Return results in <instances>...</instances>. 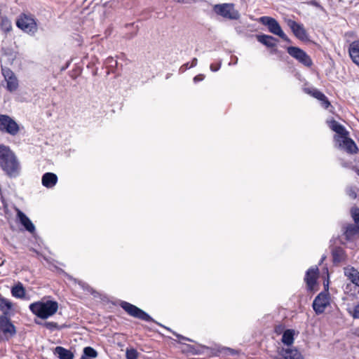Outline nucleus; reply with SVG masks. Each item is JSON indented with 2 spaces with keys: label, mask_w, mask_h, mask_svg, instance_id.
I'll return each mask as SVG.
<instances>
[{
  "label": "nucleus",
  "mask_w": 359,
  "mask_h": 359,
  "mask_svg": "<svg viewBox=\"0 0 359 359\" xmlns=\"http://www.w3.org/2000/svg\"><path fill=\"white\" fill-rule=\"evenodd\" d=\"M0 167L9 177L15 178L20 175V163L15 154L5 144H0Z\"/></svg>",
  "instance_id": "1"
},
{
  "label": "nucleus",
  "mask_w": 359,
  "mask_h": 359,
  "mask_svg": "<svg viewBox=\"0 0 359 359\" xmlns=\"http://www.w3.org/2000/svg\"><path fill=\"white\" fill-rule=\"evenodd\" d=\"M329 128L336 133L334 140L338 144L339 148L344 149L351 154H357L358 148L355 142L348 137L349 133L346 128L334 119L327 121Z\"/></svg>",
  "instance_id": "2"
},
{
  "label": "nucleus",
  "mask_w": 359,
  "mask_h": 359,
  "mask_svg": "<svg viewBox=\"0 0 359 359\" xmlns=\"http://www.w3.org/2000/svg\"><path fill=\"white\" fill-rule=\"evenodd\" d=\"M31 312L41 319H47L53 316L58 310V303L56 301H38L29 306Z\"/></svg>",
  "instance_id": "3"
},
{
  "label": "nucleus",
  "mask_w": 359,
  "mask_h": 359,
  "mask_svg": "<svg viewBox=\"0 0 359 359\" xmlns=\"http://www.w3.org/2000/svg\"><path fill=\"white\" fill-rule=\"evenodd\" d=\"M259 22L266 26L270 33L279 36L287 43H291V40L284 33L279 22L275 18L269 16H262L259 18Z\"/></svg>",
  "instance_id": "4"
},
{
  "label": "nucleus",
  "mask_w": 359,
  "mask_h": 359,
  "mask_svg": "<svg viewBox=\"0 0 359 359\" xmlns=\"http://www.w3.org/2000/svg\"><path fill=\"white\" fill-rule=\"evenodd\" d=\"M16 25L24 32L32 36H34L38 30L35 18L32 15L25 13L19 15L16 21Z\"/></svg>",
  "instance_id": "5"
},
{
  "label": "nucleus",
  "mask_w": 359,
  "mask_h": 359,
  "mask_svg": "<svg viewBox=\"0 0 359 359\" xmlns=\"http://www.w3.org/2000/svg\"><path fill=\"white\" fill-rule=\"evenodd\" d=\"M120 306L130 316L146 321V322H152L154 321L153 318L144 311L138 308L137 306L122 301L120 303Z\"/></svg>",
  "instance_id": "6"
},
{
  "label": "nucleus",
  "mask_w": 359,
  "mask_h": 359,
  "mask_svg": "<svg viewBox=\"0 0 359 359\" xmlns=\"http://www.w3.org/2000/svg\"><path fill=\"white\" fill-rule=\"evenodd\" d=\"M0 131L4 133L15 136L20 131L18 123L6 114H0Z\"/></svg>",
  "instance_id": "7"
},
{
  "label": "nucleus",
  "mask_w": 359,
  "mask_h": 359,
  "mask_svg": "<svg viewBox=\"0 0 359 359\" xmlns=\"http://www.w3.org/2000/svg\"><path fill=\"white\" fill-rule=\"evenodd\" d=\"M287 53L299 63L305 67H310L313 65L311 57L302 48L297 46H288Z\"/></svg>",
  "instance_id": "8"
},
{
  "label": "nucleus",
  "mask_w": 359,
  "mask_h": 359,
  "mask_svg": "<svg viewBox=\"0 0 359 359\" xmlns=\"http://www.w3.org/2000/svg\"><path fill=\"white\" fill-rule=\"evenodd\" d=\"M214 11L229 20H238L240 18L239 12L235 9L233 4H217L214 6Z\"/></svg>",
  "instance_id": "9"
},
{
  "label": "nucleus",
  "mask_w": 359,
  "mask_h": 359,
  "mask_svg": "<svg viewBox=\"0 0 359 359\" xmlns=\"http://www.w3.org/2000/svg\"><path fill=\"white\" fill-rule=\"evenodd\" d=\"M16 334L15 325L8 316H0V339L8 340Z\"/></svg>",
  "instance_id": "10"
},
{
  "label": "nucleus",
  "mask_w": 359,
  "mask_h": 359,
  "mask_svg": "<svg viewBox=\"0 0 359 359\" xmlns=\"http://www.w3.org/2000/svg\"><path fill=\"white\" fill-rule=\"evenodd\" d=\"M287 25L291 29L294 36L301 41H309V36L303 24L297 22L292 19L286 20Z\"/></svg>",
  "instance_id": "11"
},
{
  "label": "nucleus",
  "mask_w": 359,
  "mask_h": 359,
  "mask_svg": "<svg viewBox=\"0 0 359 359\" xmlns=\"http://www.w3.org/2000/svg\"><path fill=\"white\" fill-rule=\"evenodd\" d=\"M330 305V294L327 291L320 292L313 302V309L316 314L323 313Z\"/></svg>",
  "instance_id": "12"
},
{
  "label": "nucleus",
  "mask_w": 359,
  "mask_h": 359,
  "mask_svg": "<svg viewBox=\"0 0 359 359\" xmlns=\"http://www.w3.org/2000/svg\"><path fill=\"white\" fill-rule=\"evenodd\" d=\"M2 74L6 81V89L13 92L18 88V80L15 74L7 67H1Z\"/></svg>",
  "instance_id": "13"
},
{
  "label": "nucleus",
  "mask_w": 359,
  "mask_h": 359,
  "mask_svg": "<svg viewBox=\"0 0 359 359\" xmlns=\"http://www.w3.org/2000/svg\"><path fill=\"white\" fill-rule=\"evenodd\" d=\"M331 255L332 262L335 265L347 262L348 255L346 250L341 246L333 247L331 250Z\"/></svg>",
  "instance_id": "14"
},
{
  "label": "nucleus",
  "mask_w": 359,
  "mask_h": 359,
  "mask_svg": "<svg viewBox=\"0 0 359 359\" xmlns=\"http://www.w3.org/2000/svg\"><path fill=\"white\" fill-rule=\"evenodd\" d=\"M342 231L347 242L353 241L359 236V225L348 224L342 227Z\"/></svg>",
  "instance_id": "15"
},
{
  "label": "nucleus",
  "mask_w": 359,
  "mask_h": 359,
  "mask_svg": "<svg viewBox=\"0 0 359 359\" xmlns=\"http://www.w3.org/2000/svg\"><path fill=\"white\" fill-rule=\"evenodd\" d=\"M318 275V269L317 266L309 269L305 275V282L309 290H312L316 284Z\"/></svg>",
  "instance_id": "16"
},
{
  "label": "nucleus",
  "mask_w": 359,
  "mask_h": 359,
  "mask_svg": "<svg viewBox=\"0 0 359 359\" xmlns=\"http://www.w3.org/2000/svg\"><path fill=\"white\" fill-rule=\"evenodd\" d=\"M255 36L258 42L265 46L268 48H273L277 46L278 40L271 35L259 34Z\"/></svg>",
  "instance_id": "17"
},
{
  "label": "nucleus",
  "mask_w": 359,
  "mask_h": 359,
  "mask_svg": "<svg viewBox=\"0 0 359 359\" xmlns=\"http://www.w3.org/2000/svg\"><path fill=\"white\" fill-rule=\"evenodd\" d=\"M17 217L20 224L25 227V229L29 233H34L35 231V226L29 218L21 210H18Z\"/></svg>",
  "instance_id": "18"
},
{
  "label": "nucleus",
  "mask_w": 359,
  "mask_h": 359,
  "mask_svg": "<svg viewBox=\"0 0 359 359\" xmlns=\"http://www.w3.org/2000/svg\"><path fill=\"white\" fill-rule=\"evenodd\" d=\"M57 176L53 172H46L42 175V185L48 189L53 188L57 182Z\"/></svg>",
  "instance_id": "19"
},
{
  "label": "nucleus",
  "mask_w": 359,
  "mask_h": 359,
  "mask_svg": "<svg viewBox=\"0 0 359 359\" xmlns=\"http://www.w3.org/2000/svg\"><path fill=\"white\" fill-rule=\"evenodd\" d=\"M344 275L351 282L359 287V271L353 266L344 268Z\"/></svg>",
  "instance_id": "20"
},
{
  "label": "nucleus",
  "mask_w": 359,
  "mask_h": 359,
  "mask_svg": "<svg viewBox=\"0 0 359 359\" xmlns=\"http://www.w3.org/2000/svg\"><path fill=\"white\" fill-rule=\"evenodd\" d=\"M53 353L59 359H74V353L71 350L62 346H56L54 348Z\"/></svg>",
  "instance_id": "21"
},
{
  "label": "nucleus",
  "mask_w": 359,
  "mask_h": 359,
  "mask_svg": "<svg viewBox=\"0 0 359 359\" xmlns=\"http://www.w3.org/2000/svg\"><path fill=\"white\" fill-rule=\"evenodd\" d=\"M348 52L352 61L359 66V40L350 44Z\"/></svg>",
  "instance_id": "22"
},
{
  "label": "nucleus",
  "mask_w": 359,
  "mask_h": 359,
  "mask_svg": "<svg viewBox=\"0 0 359 359\" xmlns=\"http://www.w3.org/2000/svg\"><path fill=\"white\" fill-rule=\"evenodd\" d=\"M11 294L13 297L17 299H25L26 291L22 283L18 282L16 285L12 287L11 290Z\"/></svg>",
  "instance_id": "23"
},
{
  "label": "nucleus",
  "mask_w": 359,
  "mask_h": 359,
  "mask_svg": "<svg viewBox=\"0 0 359 359\" xmlns=\"http://www.w3.org/2000/svg\"><path fill=\"white\" fill-rule=\"evenodd\" d=\"M309 93L315 98L318 99L321 102V105L325 109H327L330 105V102H329L327 97L320 90L317 89H313L309 91Z\"/></svg>",
  "instance_id": "24"
},
{
  "label": "nucleus",
  "mask_w": 359,
  "mask_h": 359,
  "mask_svg": "<svg viewBox=\"0 0 359 359\" xmlns=\"http://www.w3.org/2000/svg\"><path fill=\"white\" fill-rule=\"evenodd\" d=\"M13 309V304L11 301L0 294V310L2 311V316H8Z\"/></svg>",
  "instance_id": "25"
},
{
  "label": "nucleus",
  "mask_w": 359,
  "mask_h": 359,
  "mask_svg": "<svg viewBox=\"0 0 359 359\" xmlns=\"http://www.w3.org/2000/svg\"><path fill=\"white\" fill-rule=\"evenodd\" d=\"M294 330L292 329L285 330L282 336V342L286 346H291L294 343Z\"/></svg>",
  "instance_id": "26"
},
{
  "label": "nucleus",
  "mask_w": 359,
  "mask_h": 359,
  "mask_svg": "<svg viewBox=\"0 0 359 359\" xmlns=\"http://www.w3.org/2000/svg\"><path fill=\"white\" fill-rule=\"evenodd\" d=\"M0 29L5 34L11 32L12 29V25L10 20L6 17H2L0 22Z\"/></svg>",
  "instance_id": "27"
},
{
  "label": "nucleus",
  "mask_w": 359,
  "mask_h": 359,
  "mask_svg": "<svg viewBox=\"0 0 359 359\" xmlns=\"http://www.w3.org/2000/svg\"><path fill=\"white\" fill-rule=\"evenodd\" d=\"M97 351L90 346H86L83 348L82 356H85L86 358H95L97 356Z\"/></svg>",
  "instance_id": "28"
},
{
  "label": "nucleus",
  "mask_w": 359,
  "mask_h": 359,
  "mask_svg": "<svg viewBox=\"0 0 359 359\" xmlns=\"http://www.w3.org/2000/svg\"><path fill=\"white\" fill-rule=\"evenodd\" d=\"M351 217L355 222L354 224L359 225V208L354 207L351 210Z\"/></svg>",
  "instance_id": "29"
},
{
  "label": "nucleus",
  "mask_w": 359,
  "mask_h": 359,
  "mask_svg": "<svg viewBox=\"0 0 359 359\" xmlns=\"http://www.w3.org/2000/svg\"><path fill=\"white\" fill-rule=\"evenodd\" d=\"M126 356V359H137L138 353L135 348L127 349Z\"/></svg>",
  "instance_id": "30"
},
{
  "label": "nucleus",
  "mask_w": 359,
  "mask_h": 359,
  "mask_svg": "<svg viewBox=\"0 0 359 359\" xmlns=\"http://www.w3.org/2000/svg\"><path fill=\"white\" fill-rule=\"evenodd\" d=\"M346 194L347 195L353 198V199H355L356 197H357V194H356V191H355V188L353 187H347L346 189Z\"/></svg>",
  "instance_id": "31"
},
{
  "label": "nucleus",
  "mask_w": 359,
  "mask_h": 359,
  "mask_svg": "<svg viewBox=\"0 0 359 359\" xmlns=\"http://www.w3.org/2000/svg\"><path fill=\"white\" fill-rule=\"evenodd\" d=\"M105 64L111 68L117 66V61L113 57H108L105 60Z\"/></svg>",
  "instance_id": "32"
},
{
  "label": "nucleus",
  "mask_w": 359,
  "mask_h": 359,
  "mask_svg": "<svg viewBox=\"0 0 359 359\" xmlns=\"http://www.w3.org/2000/svg\"><path fill=\"white\" fill-rule=\"evenodd\" d=\"M43 326L50 330H54L58 328L57 323L55 322H45Z\"/></svg>",
  "instance_id": "33"
},
{
  "label": "nucleus",
  "mask_w": 359,
  "mask_h": 359,
  "mask_svg": "<svg viewBox=\"0 0 359 359\" xmlns=\"http://www.w3.org/2000/svg\"><path fill=\"white\" fill-rule=\"evenodd\" d=\"M351 313L353 318L359 319V304L353 307Z\"/></svg>",
  "instance_id": "34"
},
{
  "label": "nucleus",
  "mask_w": 359,
  "mask_h": 359,
  "mask_svg": "<svg viewBox=\"0 0 359 359\" xmlns=\"http://www.w3.org/2000/svg\"><path fill=\"white\" fill-rule=\"evenodd\" d=\"M168 330L170 331L171 332H172V334L176 336L180 340H184V341H192V340L188 337H184L180 334H177V332H174V331H172L170 328H167L165 327Z\"/></svg>",
  "instance_id": "35"
},
{
  "label": "nucleus",
  "mask_w": 359,
  "mask_h": 359,
  "mask_svg": "<svg viewBox=\"0 0 359 359\" xmlns=\"http://www.w3.org/2000/svg\"><path fill=\"white\" fill-rule=\"evenodd\" d=\"M284 331H285V327L283 325H278L274 328V332L277 334H280L283 333Z\"/></svg>",
  "instance_id": "36"
},
{
  "label": "nucleus",
  "mask_w": 359,
  "mask_h": 359,
  "mask_svg": "<svg viewBox=\"0 0 359 359\" xmlns=\"http://www.w3.org/2000/svg\"><path fill=\"white\" fill-rule=\"evenodd\" d=\"M191 68V65H189V62H187V63H184V65H182L180 69H179V72L180 73H184V72H186L187 69Z\"/></svg>",
  "instance_id": "37"
},
{
  "label": "nucleus",
  "mask_w": 359,
  "mask_h": 359,
  "mask_svg": "<svg viewBox=\"0 0 359 359\" xmlns=\"http://www.w3.org/2000/svg\"><path fill=\"white\" fill-rule=\"evenodd\" d=\"M221 65H222L221 61L216 65L214 64H211L210 69L213 72H217L220 69Z\"/></svg>",
  "instance_id": "38"
},
{
  "label": "nucleus",
  "mask_w": 359,
  "mask_h": 359,
  "mask_svg": "<svg viewBox=\"0 0 359 359\" xmlns=\"http://www.w3.org/2000/svg\"><path fill=\"white\" fill-rule=\"evenodd\" d=\"M204 78H205V76L202 74H198L196 76H194L193 80H194V83H197V82L203 81L204 79Z\"/></svg>",
  "instance_id": "39"
},
{
  "label": "nucleus",
  "mask_w": 359,
  "mask_h": 359,
  "mask_svg": "<svg viewBox=\"0 0 359 359\" xmlns=\"http://www.w3.org/2000/svg\"><path fill=\"white\" fill-rule=\"evenodd\" d=\"M238 62V57L236 56H231V61L229 63V65H235Z\"/></svg>",
  "instance_id": "40"
},
{
  "label": "nucleus",
  "mask_w": 359,
  "mask_h": 359,
  "mask_svg": "<svg viewBox=\"0 0 359 359\" xmlns=\"http://www.w3.org/2000/svg\"><path fill=\"white\" fill-rule=\"evenodd\" d=\"M197 63H198V60H197V58L194 57V58H193V60L191 61V64L190 65L191 67H194L197 65Z\"/></svg>",
  "instance_id": "41"
},
{
  "label": "nucleus",
  "mask_w": 359,
  "mask_h": 359,
  "mask_svg": "<svg viewBox=\"0 0 359 359\" xmlns=\"http://www.w3.org/2000/svg\"><path fill=\"white\" fill-rule=\"evenodd\" d=\"M271 50H270V53L271 54H277L278 53V50L276 48V47L273 48H270Z\"/></svg>",
  "instance_id": "42"
},
{
  "label": "nucleus",
  "mask_w": 359,
  "mask_h": 359,
  "mask_svg": "<svg viewBox=\"0 0 359 359\" xmlns=\"http://www.w3.org/2000/svg\"><path fill=\"white\" fill-rule=\"evenodd\" d=\"M352 169L359 175V168L353 167Z\"/></svg>",
  "instance_id": "43"
},
{
  "label": "nucleus",
  "mask_w": 359,
  "mask_h": 359,
  "mask_svg": "<svg viewBox=\"0 0 359 359\" xmlns=\"http://www.w3.org/2000/svg\"><path fill=\"white\" fill-rule=\"evenodd\" d=\"M80 359H90V358H86L85 356L81 355Z\"/></svg>",
  "instance_id": "44"
}]
</instances>
